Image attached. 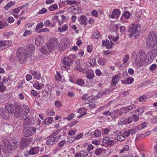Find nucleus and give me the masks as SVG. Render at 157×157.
<instances>
[{
  "instance_id": "f257e3e1",
  "label": "nucleus",
  "mask_w": 157,
  "mask_h": 157,
  "mask_svg": "<svg viewBox=\"0 0 157 157\" xmlns=\"http://www.w3.org/2000/svg\"><path fill=\"white\" fill-rule=\"evenodd\" d=\"M15 108L14 115L15 117H20L21 119H26L29 117L28 113L29 112L30 109L29 107L26 105H23L24 110H23L22 107L18 102L14 103Z\"/></svg>"
},
{
  "instance_id": "f03ea898",
  "label": "nucleus",
  "mask_w": 157,
  "mask_h": 157,
  "mask_svg": "<svg viewBox=\"0 0 157 157\" xmlns=\"http://www.w3.org/2000/svg\"><path fill=\"white\" fill-rule=\"evenodd\" d=\"M2 144L3 151L7 153L10 152L13 149H16L18 145L17 141H13L12 144H10L9 140L6 139H4L2 140Z\"/></svg>"
},
{
  "instance_id": "7ed1b4c3",
  "label": "nucleus",
  "mask_w": 157,
  "mask_h": 157,
  "mask_svg": "<svg viewBox=\"0 0 157 157\" xmlns=\"http://www.w3.org/2000/svg\"><path fill=\"white\" fill-rule=\"evenodd\" d=\"M157 44V37L153 33H150L147 37L146 45L149 48H152Z\"/></svg>"
},
{
  "instance_id": "20e7f679",
  "label": "nucleus",
  "mask_w": 157,
  "mask_h": 157,
  "mask_svg": "<svg viewBox=\"0 0 157 157\" xmlns=\"http://www.w3.org/2000/svg\"><path fill=\"white\" fill-rule=\"evenodd\" d=\"M140 25L138 24L136 25L134 24H132L128 30V33H129V36L133 37V38H135L137 37L139 35V32L140 31Z\"/></svg>"
},
{
  "instance_id": "39448f33",
  "label": "nucleus",
  "mask_w": 157,
  "mask_h": 157,
  "mask_svg": "<svg viewBox=\"0 0 157 157\" xmlns=\"http://www.w3.org/2000/svg\"><path fill=\"white\" fill-rule=\"evenodd\" d=\"M146 56L144 53H139L136 55L135 59V63L136 66L141 67L145 61Z\"/></svg>"
},
{
  "instance_id": "423d86ee",
  "label": "nucleus",
  "mask_w": 157,
  "mask_h": 157,
  "mask_svg": "<svg viewBox=\"0 0 157 157\" xmlns=\"http://www.w3.org/2000/svg\"><path fill=\"white\" fill-rule=\"evenodd\" d=\"M17 57L19 61H24L27 58V55L22 48H20L17 51Z\"/></svg>"
},
{
  "instance_id": "0eeeda50",
  "label": "nucleus",
  "mask_w": 157,
  "mask_h": 157,
  "mask_svg": "<svg viewBox=\"0 0 157 157\" xmlns=\"http://www.w3.org/2000/svg\"><path fill=\"white\" fill-rule=\"evenodd\" d=\"M36 129L32 127H26L23 129L22 134L26 137L31 136L34 134L36 132Z\"/></svg>"
},
{
  "instance_id": "6e6552de",
  "label": "nucleus",
  "mask_w": 157,
  "mask_h": 157,
  "mask_svg": "<svg viewBox=\"0 0 157 157\" xmlns=\"http://www.w3.org/2000/svg\"><path fill=\"white\" fill-rule=\"evenodd\" d=\"M50 40V43L47 46V48L50 52H51L57 48L58 43L57 39L55 38H51Z\"/></svg>"
},
{
  "instance_id": "1a4fd4ad",
  "label": "nucleus",
  "mask_w": 157,
  "mask_h": 157,
  "mask_svg": "<svg viewBox=\"0 0 157 157\" xmlns=\"http://www.w3.org/2000/svg\"><path fill=\"white\" fill-rule=\"evenodd\" d=\"M54 134H52L49 136V139L46 140L47 145H51L56 143L59 139L58 137H54Z\"/></svg>"
},
{
  "instance_id": "9d476101",
  "label": "nucleus",
  "mask_w": 157,
  "mask_h": 157,
  "mask_svg": "<svg viewBox=\"0 0 157 157\" xmlns=\"http://www.w3.org/2000/svg\"><path fill=\"white\" fill-rule=\"evenodd\" d=\"M39 147H32L30 150L28 151H26L25 153V156L27 157L30 155H33L39 152Z\"/></svg>"
},
{
  "instance_id": "9b49d317",
  "label": "nucleus",
  "mask_w": 157,
  "mask_h": 157,
  "mask_svg": "<svg viewBox=\"0 0 157 157\" xmlns=\"http://www.w3.org/2000/svg\"><path fill=\"white\" fill-rule=\"evenodd\" d=\"M30 142L29 139L28 138H22L20 143V146L21 148H23L25 147H27Z\"/></svg>"
},
{
  "instance_id": "f8f14e48",
  "label": "nucleus",
  "mask_w": 157,
  "mask_h": 157,
  "mask_svg": "<svg viewBox=\"0 0 157 157\" xmlns=\"http://www.w3.org/2000/svg\"><path fill=\"white\" fill-rule=\"evenodd\" d=\"M121 13L120 10L119 9H114L112 13V14H110L109 17L111 18L117 19L119 17Z\"/></svg>"
},
{
  "instance_id": "ddd939ff",
  "label": "nucleus",
  "mask_w": 157,
  "mask_h": 157,
  "mask_svg": "<svg viewBox=\"0 0 157 157\" xmlns=\"http://www.w3.org/2000/svg\"><path fill=\"white\" fill-rule=\"evenodd\" d=\"M103 142L106 144L108 146H112L114 144V142L113 140H111L109 137L105 136L103 138Z\"/></svg>"
},
{
  "instance_id": "4468645a",
  "label": "nucleus",
  "mask_w": 157,
  "mask_h": 157,
  "mask_svg": "<svg viewBox=\"0 0 157 157\" xmlns=\"http://www.w3.org/2000/svg\"><path fill=\"white\" fill-rule=\"evenodd\" d=\"M6 110L10 113H13L14 111V106L13 104L7 103L5 105Z\"/></svg>"
},
{
  "instance_id": "2eb2a0df",
  "label": "nucleus",
  "mask_w": 157,
  "mask_h": 157,
  "mask_svg": "<svg viewBox=\"0 0 157 157\" xmlns=\"http://www.w3.org/2000/svg\"><path fill=\"white\" fill-rule=\"evenodd\" d=\"M156 50H152L148 52L147 56L148 58V60L150 61H152L153 60L155 56V54L156 53Z\"/></svg>"
},
{
  "instance_id": "dca6fc26",
  "label": "nucleus",
  "mask_w": 157,
  "mask_h": 157,
  "mask_svg": "<svg viewBox=\"0 0 157 157\" xmlns=\"http://www.w3.org/2000/svg\"><path fill=\"white\" fill-rule=\"evenodd\" d=\"M30 73L34 79L39 80L41 78V74L39 72H37L34 70L30 71Z\"/></svg>"
},
{
  "instance_id": "f3484780",
  "label": "nucleus",
  "mask_w": 157,
  "mask_h": 157,
  "mask_svg": "<svg viewBox=\"0 0 157 157\" xmlns=\"http://www.w3.org/2000/svg\"><path fill=\"white\" fill-rule=\"evenodd\" d=\"M121 115L119 109H117L112 111V116L111 117L113 119H115Z\"/></svg>"
},
{
  "instance_id": "a211bd4d",
  "label": "nucleus",
  "mask_w": 157,
  "mask_h": 157,
  "mask_svg": "<svg viewBox=\"0 0 157 157\" xmlns=\"http://www.w3.org/2000/svg\"><path fill=\"white\" fill-rule=\"evenodd\" d=\"M9 42L7 40L1 41H0V48L4 49L7 48L9 46Z\"/></svg>"
},
{
  "instance_id": "6ab92c4d",
  "label": "nucleus",
  "mask_w": 157,
  "mask_h": 157,
  "mask_svg": "<svg viewBox=\"0 0 157 157\" xmlns=\"http://www.w3.org/2000/svg\"><path fill=\"white\" fill-rule=\"evenodd\" d=\"M88 19L84 15H81L79 19V22L82 24L86 25L87 24Z\"/></svg>"
},
{
  "instance_id": "aec40b11",
  "label": "nucleus",
  "mask_w": 157,
  "mask_h": 157,
  "mask_svg": "<svg viewBox=\"0 0 157 157\" xmlns=\"http://www.w3.org/2000/svg\"><path fill=\"white\" fill-rule=\"evenodd\" d=\"M139 117L138 116L135 114H133L132 116H130L128 117V120H129L130 123L132 121H136L139 120Z\"/></svg>"
},
{
  "instance_id": "412c9836",
  "label": "nucleus",
  "mask_w": 157,
  "mask_h": 157,
  "mask_svg": "<svg viewBox=\"0 0 157 157\" xmlns=\"http://www.w3.org/2000/svg\"><path fill=\"white\" fill-rule=\"evenodd\" d=\"M73 60L69 57H67L64 58L63 60V63L65 65H70L71 63L73 62Z\"/></svg>"
},
{
  "instance_id": "4be33fe9",
  "label": "nucleus",
  "mask_w": 157,
  "mask_h": 157,
  "mask_svg": "<svg viewBox=\"0 0 157 157\" xmlns=\"http://www.w3.org/2000/svg\"><path fill=\"white\" fill-rule=\"evenodd\" d=\"M144 109L143 107H140L139 109H136L131 112V113H135L138 116L141 115L144 112Z\"/></svg>"
},
{
  "instance_id": "5701e85b",
  "label": "nucleus",
  "mask_w": 157,
  "mask_h": 157,
  "mask_svg": "<svg viewBox=\"0 0 157 157\" xmlns=\"http://www.w3.org/2000/svg\"><path fill=\"white\" fill-rule=\"evenodd\" d=\"M119 80V77L118 75H116L113 76L112 78L111 85H116Z\"/></svg>"
},
{
  "instance_id": "b1692460",
  "label": "nucleus",
  "mask_w": 157,
  "mask_h": 157,
  "mask_svg": "<svg viewBox=\"0 0 157 157\" xmlns=\"http://www.w3.org/2000/svg\"><path fill=\"white\" fill-rule=\"evenodd\" d=\"M120 122L122 124L125 125L128 124H130V122L128 120V118H127L126 117L122 118L121 119Z\"/></svg>"
},
{
  "instance_id": "393cba45",
  "label": "nucleus",
  "mask_w": 157,
  "mask_h": 157,
  "mask_svg": "<svg viewBox=\"0 0 157 157\" xmlns=\"http://www.w3.org/2000/svg\"><path fill=\"white\" fill-rule=\"evenodd\" d=\"M81 154H82L84 157H91L92 156V154L91 152L88 151L86 152L84 151H81Z\"/></svg>"
},
{
  "instance_id": "a878e982",
  "label": "nucleus",
  "mask_w": 157,
  "mask_h": 157,
  "mask_svg": "<svg viewBox=\"0 0 157 157\" xmlns=\"http://www.w3.org/2000/svg\"><path fill=\"white\" fill-rule=\"evenodd\" d=\"M15 4L14 2L11 1L8 3L4 7V9L5 10H8L11 6H13Z\"/></svg>"
},
{
  "instance_id": "bb28decb",
  "label": "nucleus",
  "mask_w": 157,
  "mask_h": 157,
  "mask_svg": "<svg viewBox=\"0 0 157 157\" xmlns=\"http://www.w3.org/2000/svg\"><path fill=\"white\" fill-rule=\"evenodd\" d=\"M94 75L92 72H88L86 74V77L88 79H92L94 77Z\"/></svg>"
},
{
  "instance_id": "cd10ccee",
  "label": "nucleus",
  "mask_w": 157,
  "mask_h": 157,
  "mask_svg": "<svg viewBox=\"0 0 157 157\" xmlns=\"http://www.w3.org/2000/svg\"><path fill=\"white\" fill-rule=\"evenodd\" d=\"M106 61V59L104 58H99L98 59V62L100 65H104Z\"/></svg>"
},
{
  "instance_id": "c85d7f7f",
  "label": "nucleus",
  "mask_w": 157,
  "mask_h": 157,
  "mask_svg": "<svg viewBox=\"0 0 157 157\" xmlns=\"http://www.w3.org/2000/svg\"><path fill=\"white\" fill-rule=\"evenodd\" d=\"M45 89L44 91L45 92V93L46 94H47L49 91L50 92H51L52 87L50 85H47L46 86H45Z\"/></svg>"
},
{
  "instance_id": "c756f323",
  "label": "nucleus",
  "mask_w": 157,
  "mask_h": 157,
  "mask_svg": "<svg viewBox=\"0 0 157 157\" xmlns=\"http://www.w3.org/2000/svg\"><path fill=\"white\" fill-rule=\"evenodd\" d=\"M44 26V23L42 22H40V23L38 24L36 26V28L35 29V31L36 32H37L38 30L39 29L43 28Z\"/></svg>"
},
{
  "instance_id": "7c9ffc66",
  "label": "nucleus",
  "mask_w": 157,
  "mask_h": 157,
  "mask_svg": "<svg viewBox=\"0 0 157 157\" xmlns=\"http://www.w3.org/2000/svg\"><path fill=\"white\" fill-rule=\"evenodd\" d=\"M76 83L79 86H83L85 84L84 80L81 78H78L77 80Z\"/></svg>"
},
{
  "instance_id": "2f4dec72",
  "label": "nucleus",
  "mask_w": 157,
  "mask_h": 157,
  "mask_svg": "<svg viewBox=\"0 0 157 157\" xmlns=\"http://www.w3.org/2000/svg\"><path fill=\"white\" fill-rule=\"evenodd\" d=\"M119 110L121 115H122L123 113H125L128 112L127 107L121 108Z\"/></svg>"
},
{
  "instance_id": "473e14b6",
  "label": "nucleus",
  "mask_w": 157,
  "mask_h": 157,
  "mask_svg": "<svg viewBox=\"0 0 157 157\" xmlns=\"http://www.w3.org/2000/svg\"><path fill=\"white\" fill-rule=\"evenodd\" d=\"M99 36V33L97 31H94L93 33L92 36V39L95 38L98 39Z\"/></svg>"
},
{
  "instance_id": "72a5a7b5",
  "label": "nucleus",
  "mask_w": 157,
  "mask_h": 157,
  "mask_svg": "<svg viewBox=\"0 0 157 157\" xmlns=\"http://www.w3.org/2000/svg\"><path fill=\"white\" fill-rule=\"evenodd\" d=\"M106 92L107 91L105 90L100 91L97 94V97L98 98H101L102 96L105 94L106 93Z\"/></svg>"
},
{
  "instance_id": "f704fd0d",
  "label": "nucleus",
  "mask_w": 157,
  "mask_h": 157,
  "mask_svg": "<svg viewBox=\"0 0 157 157\" xmlns=\"http://www.w3.org/2000/svg\"><path fill=\"white\" fill-rule=\"evenodd\" d=\"M109 39L110 41H111L112 40H113L114 41H116L118 40L119 37L117 36L115 37L112 35H110L109 36Z\"/></svg>"
},
{
  "instance_id": "c9c22d12",
  "label": "nucleus",
  "mask_w": 157,
  "mask_h": 157,
  "mask_svg": "<svg viewBox=\"0 0 157 157\" xmlns=\"http://www.w3.org/2000/svg\"><path fill=\"white\" fill-rule=\"evenodd\" d=\"M58 8V6L57 4H55L51 5L48 7V10L50 11H52Z\"/></svg>"
},
{
  "instance_id": "e433bc0d",
  "label": "nucleus",
  "mask_w": 157,
  "mask_h": 157,
  "mask_svg": "<svg viewBox=\"0 0 157 157\" xmlns=\"http://www.w3.org/2000/svg\"><path fill=\"white\" fill-rule=\"evenodd\" d=\"M35 44L37 46H39L42 43L41 39L40 37H37L35 41Z\"/></svg>"
},
{
  "instance_id": "4c0bfd02",
  "label": "nucleus",
  "mask_w": 157,
  "mask_h": 157,
  "mask_svg": "<svg viewBox=\"0 0 157 157\" xmlns=\"http://www.w3.org/2000/svg\"><path fill=\"white\" fill-rule=\"evenodd\" d=\"M101 134V132L98 129L96 130L94 132V134L95 136L99 137L100 136Z\"/></svg>"
},
{
  "instance_id": "58836bf2",
  "label": "nucleus",
  "mask_w": 157,
  "mask_h": 157,
  "mask_svg": "<svg viewBox=\"0 0 157 157\" xmlns=\"http://www.w3.org/2000/svg\"><path fill=\"white\" fill-rule=\"evenodd\" d=\"M24 120L23 122V125L25 126L26 125H29L30 124V122L29 119H28L27 118L26 119H22V120Z\"/></svg>"
},
{
  "instance_id": "ea45409f",
  "label": "nucleus",
  "mask_w": 157,
  "mask_h": 157,
  "mask_svg": "<svg viewBox=\"0 0 157 157\" xmlns=\"http://www.w3.org/2000/svg\"><path fill=\"white\" fill-rule=\"evenodd\" d=\"M24 7V6L18 7L13 10L14 13H18Z\"/></svg>"
},
{
  "instance_id": "a19ab883",
  "label": "nucleus",
  "mask_w": 157,
  "mask_h": 157,
  "mask_svg": "<svg viewBox=\"0 0 157 157\" xmlns=\"http://www.w3.org/2000/svg\"><path fill=\"white\" fill-rule=\"evenodd\" d=\"M127 107L128 112L135 109L136 108V106L134 104H132Z\"/></svg>"
},
{
  "instance_id": "79ce46f5",
  "label": "nucleus",
  "mask_w": 157,
  "mask_h": 157,
  "mask_svg": "<svg viewBox=\"0 0 157 157\" xmlns=\"http://www.w3.org/2000/svg\"><path fill=\"white\" fill-rule=\"evenodd\" d=\"M117 139L119 141H121L124 140L125 139V138L123 136L119 135L117 136Z\"/></svg>"
},
{
  "instance_id": "37998d69",
  "label": "nucleus",
  "mask_w": 157,
  "mask_h": 157,
  "mask_svg": "<svg viewBox=\"0 0 157 157\" xmlns=\"http://www.w3.org/2000/svg\"><path fill=\"white\" fill-rule=\"evenodd\" d=\"M114 45V43L112 42H109V43L107 44L106 48L107 49H110L113 47V46Z\"/></svg>"
},
{
  "instance_id": "c03bdc74",
  "label": "nucleus",
  "mask_w": 157,
  "mask_h": 157,
  "mask_svg": "<svg viewBox=\"0 0 157 157\" xmlns=\"http://www.w3.org/2000/svg\"><path fill=\"white\" fill-rule=\"evenodd\" d=\"M32 34V32L31 31L26 30L23 36L24 37H26L31 34Z\"/></svg>"
},
{
  "instance_id": "a18cd8bd",
  "label": "nucleus",
  "mask_w": 157,
  "mask_h": 157,
  "mask_svg": "<svg viewBox=\"0 0 157 157\" xmlns=\"http://www.w3.org/2000/svg\"><path fill=\"white\" fill-rule=\"evenodd\" d=\"M56 80L58 81H59L61 80L62 78L59 73L57 72V75L55 76Z\"/></svg>"
},
{
  "instance_id": "49530a36",
  "label": "nucleus",
  "mask_w": 157,
  "mask_h": 157,
  "mask_svg": "<svg viewBox=\"0 0 157 157\" xmlns=\"http://www.w3.org/2000/svg\"><path fill=\"white\" fill-rule=\"evenodd\" d=\"M29 52L31 53L34 52L35 48L33 45L30 44L29 46Z\"/></svg>"
},
{
  "instance_id": "de8ad7c7",
  "label": "nucleus",
  "mask_w": 157,
  "mask_h": 157,
  "mask_svg": "<svg viewBox=\"0 0 157 157\" xmlns=\"http://www.w3.org/2000/svg\"><path fill=\"white\" fill-rule=\"evenodd\" d=\"M127 84H129L132 83L134 79L132 78H129L126 79Z\"/></svg>"
},
{
  "instance_id": "09e8293b",
  "label": "nucleus",
  "mask_w": 157,
  "mask_h": 157,
  "mask_svg": "<svg viewBox=\"0 0 157 157\" xmlns=\"http://www.w3.org/2000/svg\"><path fill=\"white\" fill-rule=\"evenodd\" d=\"M102 151V149L101 148L97 149L95 151V153L96 155H98L101 153Z\"/></svg>"
},
{
  "instance_id": "8fccbe9b",
  "label": "nucleus",
  "mask_w": 157,
  "mask_h": 157,
  "mask_svg": "<svg viewBox=\"0 0 157 157\" xmlns=\"http://www.w3.org/2000/svg\"><path fill=\"white\" fill-rule=\"evenodd\" d=\"M129 59V56L128 55H126L124 59H122L123 62L124 63H126L128 60Z\"/></svg>"
},
{
  "instance_id": "3c124183",
  "label": "nucleus",
  "mask_w": 157,
  "mask_h": 157,
  "mask_svg": "<svg viewBox=\"0 0 157 157\" xmlns=\"http://www.w3.org/2000/svg\"><path fill=\"white\" fill-rule=\"evenodd\" d=\"M59 17L57 16H55L53 19H52V21H58V24L59 25H60L61 24V23L59 21V20H58Z\"/></svg>"
},
{
  "instance_id": "603ef678",
  "label": "nucleus",
  "mask_w": 157,
  "mask_h": 157,
  "mask_svg": "<svg viewBox=\"0 0 157 157\" xmlns=\"http://www.w3.org/2000/svg\"><path fill=\"white\" fill-rule=\"evenodd\" d=\"M74 116V113H71L66 118H67L68 121H69L73 118Z\"/></svg>"
},
{
  "instance_id": "864d4df0",
  "label": "nucleus",
  "mask_w": 157,
  "mask_h": 157,
  "mask_svg": "<svg viewBox=\"0 0 157 157\" xmlns=\"http://www.w3.org/2000/svg\"><path fill=\"white\" fill-rule=\"evenodd\" d=\"M44 25L45 27H47L49 25H50L51 22L49 20H47L44 21Z\"/></svg>"
},
{
  "instance_id": "5fc2aeb1",
  "label": "nucleus",
  "mask_w": 157,
  "mask_h": 157,
  "mask_svg": "<svg viewBox=\"0 0 157 157\" xmlns=\"http://www.w3.org/2000/svg\"><path fill=\"white\" fill-rule=\"evenodd\" d=\"M146 99V97L144 95L141 96L139 98V101L141 102L144 101Z\"/></svg>"
},
{
  "instance_id": "6e6d98bb",
  "label": "nucleus",
  "mask_w": 157,
  "mask_h": 157,
  "mask_svg": "<svg viewBox=\"0 0 157 157\" xmlns=\"http://www.w3.org/2000/svg\"><path fill=\"white\" fill-rule=\"evenodd\" d=\"M55 105L56 107H59L61 106L62 103L60 101H56L55 102Z\"/></svg>"
},
{
  "instance_id": "4d7b16f0",
  "label": "nucleus",
  "mask_w": 157,
  "mask_h": 157,
  "mask_svg": "<svg viewBox=\"0 0 157 157\" xmlns=\"http://www.w3.org/2000/svg\"><path fill=\"white\" fill-rule=\"evenodd\" d=\"M157 68V65L155 64H153L150 68V70L151 71L155 70Z\"/></svg>"
},
{
  "instance_id": "13d9d810",
  "label": "nucleus",
  "mask_w": 157,
  "mask_h": 157,
  "mask_svg": "<svg viewBox=\"0 0 157 157\" xmlns=\"http://www.w3.org/2000/svg\"><path fill=\"white\" fill-rule=\"evenodd\" d=\"M112 111L111 112L109 111H106L104 112L103 114L105 116H110L111 117L112 116Z\"/></svg>"
},
{
  "instance_id": "bf43d9fd",
  "label": "nucleus",
  "mask_w": 157,
  "mask_h": 157,
  "mask_svg": "<svg viewBox=\"0 0 157 157\" xmlns=\"http://www.w3.org/2000/svg\"><path fill=\"white\" fill-rule=\"evenodd\" d=\"M121 32L122 34H124L125 33V28L124 26H121L120 27Z\"/></svg>"
},
{
  "instance_id": "052dcab7",
  "label": "nucleus",
  "mask_w": 157,
  "mask_h": 157,
  "mask_svg": "<svg viewBox=\"0 0 157 157\" xmlns=\"http://www.w3.org/2000/svg\"><path fill=\"white\" fill-rule=\"evenodd\" d=\"M47 10L45 8H43L40 10L38 13L39 14H42L46 12Z\"/></svg>"
},
{
  "instance_id": "680f3d73",
  "label": "nucleus",
  "mask_w": 157,
  "mask_h": 157,
  "mask_svg": "<svg viewBox=\"0 0 157 157\" xmlns=\"http://www.w3.org/2000/svg\"><path fill=\"white\" fill-rule=\"evenodd\" d=\"M124 16L126 18H128L130 17V13L128 12H125Z\"/></svg>"
},
{
  "instance_id": "e2e57ef3",
  "label": "nucleus",
  "mask_w": 157,
  "mask_h": 157,
  "mask_svg": "<svg viewBox=\"0 0 157 157\" xmlns=\"http://www.w3.org/2000/svg\"><path fill=\"white\" fill-rule=\"evenodd\" d=\"M33 86L36 89L40 90L41 89V86L38 83H36L33 85Z\"/></svg>"
},
{
  "instance_id": "0e129e2a",
  "label": "nucleus",
  "mask_w": 157,
  "mask_h": 157,
  "mask_svg": "<svg viewBox=\"0 0 157 157\" xmlns=\"http://www.w3.org/2000/svg\"><path fill=\"white\" fill-rule=\"evenodd\" d=\"M94 146L91 144L89 145L87 148L88 151L90 152V151L94 149Z\"/></svg>"
},
{
  "instance_id": "69168bd1",
  "label": "nucleus",
  "mask_w": 157,
  "mask_h": 157,
  "mask_svg": "<svg viewBox=\"0 0 157 157\" xmlns=\"http://www.w3.org/2000/svg\"><path fill=\"white\" fill-rule=\"evenodd\" d=\"M54 121L53 118V117H50L47 119V122L49 123H51L52 121Z\"/></svg>"
},
{
  "instance_id": "338daca9",
  "label": "nucleus",
  "mask_w": 157,
  "mask_h": 157,
  "mask_svg": "<svg viewBox=\"0 0 157 157\" xmlns=\"http://www.w3.org/2000/svg\"><path fill=\"white\" fill-rule=\"evenodd\" d=\"M7 21L9 23H11L14 21V19L13 17H9L8 18Z\"/></svg>"
},
{
  "instance_id": "774afa93",
  "label": "nucleus",
  "mask_w": 157,
  "mask_h": 157,
  "mask_svg": "<svg viewBox=\"0 0 157 157\" xmlns=\"http://www.w3.org/2000/svg\"><path fill=\"white\" fill-rule=\"evenodd\" d=\"M96 104L95 103H92L89 105V106L92 109L94 108L96 106Z\"/></svg>"
}]
</instances>
